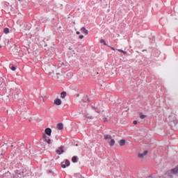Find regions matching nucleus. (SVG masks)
<instances>
[{
	"instance_id": "nucleus-4",
	"label": "nucleus",
	"mask_w": 178,
	"mask_h": 178,
	"mask_svg": "<svg viewBox=\"0 0 178 178\" xmlns=\"http://www.w3.org/2000/svg\"><path fill=\"white\" fill-rule=\"evenodd\" d=\"M54 105L56 106H60L62 105V100L59 98H56L54 100Z\"/></svg>"
},
{
	"instance_id": "nucleus-2",
	"label": "nucleus",
	"mask_w": 178,
	"mask_h": 178,
	"mask_svg": "<svg viewBox=\"0 0 178 178\" xmlns=\"http://www.w3.org/2000/svg\"><path fill=\"white\" fill-rule=\"evenodd\" d=\"M173 175H178V166L169 170L165 174V177L167 178H173Z\"/></svg>"
},
{
	"instance_id": "nucleus-7",
	"label": "nucleus",
	"mask_w": 178,
	"mask_h": 178,
	"mask_svg": "<svg viewBox=\"0 0 178 178\" xmlns=\"http://www.w3.org/2000/svg\"><path fill=\"white\" fill-rule=\"evenodd\" d=\"M90 73L91 76H96L97 74H99V73L97 72V70H95L94 68H92L90 70Z\"/></svg>"
},
{
	"instance_id": "nucleus-16",
	"label": "nucleus",
	"mask_w": 178,
	"mask_h": 178,
	"mask_svg": "<svg viewBox=\"0 0 178 178\" xmlns=\"http://www.w3.org/2000/svg\"><path fill=\"white\" fill-rule=\"evenodd\" d=\"M85 117L87 119H92V115H90V114H86Z\"/></svg>"
},
{
	"instance_id": "nucleus-5",
	"label": "nucleus",
	"mask_w": 178,
	"mask_h": 178,
	"mask_svg": "<svg viewBox=\"0 0 178 178\" xmlns=\"http://www.w3.org/2000/svg\"><path fill=\"white\" fill-rule=\"evenodd\" d=\"M148 154V151L147 150H145L144 152H139L138 154V156L139 158H144L145 156H147V154Z\"/></svg>"
},
{
	"instance_id": "nucleus-10",
	"label": "nucleus",
	"mask_w": 178,
	"mask_h": 178,
	"mask_svg": "<svg viewBox=\"0 0 178 178\" xmlns=\"http://www.w3.org/2000/svg\"><path fill=\"white\" fill-rule=\"evenodd\" d=\"M126 144V140L124 139H122L120 140V147H123Z\"/></svg>"
},
{
	"instance_id": "nucleus-22",
	"label": "nucleus",
	"mask_w": 178,
	"mask_h": 178,
	"mask_svg": "<svg viewBox=\"0 0 178 178\" xmlns=\"http://www.w3.org/2000/svg\"><path fill=\"white\" fill-rule=\"evenodd\" d=\"M60 74L57 73V74H56V76H55L56 79H59V76H60Z\"/></svg>"
},
{
	"instance_id": "nucleus-9",
	"label": "nucleus",
	"mask_w": 178,
	"mask_h": 178,
	"mask_svg": "<svg viewBox=\"0 0 178 178\" xmlns=\"http://www.w3.org/2000/svg\"><path fill=\"white\" fill-rule=\"evenodd\" d=\"M110 140L109 145L110 147H113V145H115V139L111 138Z\"/></svg>"
},
{
	"instance_id": "nucleus-19",
	"label": "nucleus",
	"mask_w": 178,
	"mask_h": 178,
	"mask_svg": "<svg viewBox=\"0 0 178 178\" xmlns=\"http://www.w3.org/2000/svg\"><path fill=\"white\" fill-rule=\"evenodd\" d=\"M100 42H101L102 44H104V45H106V42H105V40H104V39H102V40H100Z\"/></svg>"
},
{
	"instance_id": "nucleus-12",
	"label": "nucleus",
	"mask_w": 178,
	"mask_h": 178,
	"mask_svg": "<svg viewBox=\"0 0 178 178\" xmlns=\"http://www.w3.org/2000/svg\"><path fill=\"white\" fill-rule=\"evenodd\" d=\"M104 140H111L112 138V136L111 135H104Z\"/></svg>"
},
{
	"instance_id": "nucleus-8",
	"label": "nucleus",
	"mask_w": 178,
	"mask_h": 178,
	"mask_svg": "<svg viewBox=\"0 0 178 178\" xmlns=\"http://www.w3.org/2000/svg\"><path fill=\"white\" fill-rule=\"evenodd\" d=\"M58 130H63V124L59 123L57 124Z\"/></svg>"
},
{
	"instance_id": "nucleus-28",
	"label": "nucleus",
	"mask_w": 178,
	"mask_h": 178,
	"mask_svg": "<svg viewBox=\"0 0 178 178\" xmlns=\"http://www.w3.org/2000/svg\"><path fill=\"white\" fill-rule=\"evenodd\" d=\"M76 34H77V35L80 34V32L77 31V32H76Z\"/></svg>"
},
{
	"instance_id": "nucleus-1",
	"label": "nucleus",
	"mask_w": 178,
	"mask_h": 178,
	"mask_svg": "<svg viewBox=\"0 0 178 178\" xmlns=\"http://www.w3.org/2000/svg\"><path fill=\"white\" fill-rule=\"evenodd\" d=\"M51 134H52V129L47 128L42 135L43 140L48 144H51V139L49 138L51 137Z\"/></svg>"
},
{
	"instance_id": "nucleus-13",
	"label": "nucleus",
	"mask_w": 178,
	"mask_h": 178,
	"mask_svg": "<svg viewBox=\"0 0 178 178\" xmlns=\"http://www.w3.org/2000/svg\"><path fill=\"white\" fill-rule=\"evenodd\" d=\"M81 31H83V33H84L85 34H86V35H88V30L86 29V28L82 27V28L81 29Z\"/></svg>"
},
{
	"instance_id": "nucleus-20",
	"label": "nucleus",
	"mask_w": 178,
	"mask_h": 178,
	"mask_svg": "<svg viewBox=\"0 0 178 178\" xmlns=\"http://www.w3.org/2000/svg\"><path fill=\"white\" fill-rule=\"evenodd\" d=\"M40 99L41 102H45V99H44L43 97H40Z\"/></svg>"
},
{
	"instance_id": "nucleus-23",
	"label": "nucleus",
	"mask_w": 178,
	"mask_h": 178,
	"mask_svg": "<svg viewBox=\"0 0 178 178\" xmlns=\"http://www.w3.org/2000/svg\"><path fill=\"white\" fill-rule=\"evenodd\" d=\"M79 38L80 40H83V38H84V35H79Z\"/></svg>"
},
{
	"instance_id": "nucleus-24",
	"label": "nucleus",
	"mask_w": 178,
	"mask_h": 178,
	"mask_svg": "<svg viewBox=\"0 0 178 178\" xmlns=\"http://www.w3.org/2000/svg\"><path fill=\"white\" fill-rule=\"evenodd\" d=\"M104 122H108V119L106 118H104Z\"/></svg>"
},
{
	"instance_id": "nucleus-14",
	"label": "nucleus",
	"mask_w": 178,
	"mask_h": 178,
	"mask_svg": "<svg viewBox=\"0 0 178 178\" xmlns=\"http://www.w3.org/2000/svg\"><path fill=\"white\" fill-rule=\"evenodd\" d=\"M72 161L74 163H76L77 162V156H74L72 157Z\"/></svg>"
},
{
	"instance_id": "nucleus-21",
	"label": "nucleus",
	"mask_w": 178,
	"mask_h": 178,
	"mask_svg": "<svg viewBox=\"0 0 178 178\" xmlns=\"http://www.w3.org/2000/svg\"><path fill=\"white\" fill-rule=\"evenodd\" d=\"M11 70H13V72H15V70H16V67L12 66V67H11Z\"/></svg>"
},
{
	"instance_id": "nucleus-6",
	"label": "nucleus",
	"mask_w": 178,
	"mask_h": 178,
	"mask_svg": "<svg viewBox=\"0 0 178 178\" xmlns=\"http://www.w3.org/2000/svg\"><path fill=\"white\" fill-rule=\"evenodd\" d=\"M65 152V150L63 149V146H60L57 150L56 153L58 155H61V154H63Z\"/></svg>"
},
{
	"instance_id": "nucleus-17",
	"label": "nucleus",
	"mask_w": 178,
	"mask_h": 178,
	"mask_svg": "<svg viewBox=\"0 0 178 178\" xmlns=\"http://www.w3.org/2000/svg\"><path fill=\"white\" fill-rule=\"evenodd\" d=\"M140 119H145V118H147V115L140 113Z\"/></svg>"
},
{
	"instance_id": "nucleus-27",
	"label": "nucleus",
	"mask_w": 178,
	"mask_h": 178,
	"mask_svg": "<svg viewBox=\"0 0 178 178\" xmlns=\"http://www.w3.org/2000/svg\"><path fill=\"white\" fill-rule=\"evenodd\" d=\"M48 75H49V76H52V72H49V73H48Z\"/></svg>"
},
{
	"instance_id": "nucleus-15",
	"label": "nucleus",
	"mask_w": 178,
	"mask_h": 178,
	"mask_svg": "<svg viewBox=\"0 0 178 178\" xmlns=\"http://www.w3.org/2000/svg\"><path fill=\"white\" fill-rule=\"evenodd\" d=\"M3 33H4L5 34H9V29L5 28V29H3Z\"/></svg>"
},
{
	"instance_id": "nucleus-3",
	"label": "nucleus",
	"mask_w": 178,
	"mask_h": 178,
	"mask_svg": "<svg viewBox=\"0 0 178 178\" xmlns=\"http://www.w3.org/2000/svg\"><path fill=\"white\" fill-rule=\"evenodd\" d=\"M67 166H70V161L67 159L61 163V168H63V169H65Z\"/></svg>"
},
{
	"instance_id": "nucleus-18",
	"label": "nucleus",
	"mask_w": 178,
	"mask_h": 178,
	"mask_svg": "<svg viewBox=\"0 0 178 178\" xmlns=\"http://www.w3.org/2000/svg\"><path fill=\"white\" fill-rule=\"evenodd\" d=\"M118 51H119V52H122V54H124V55H126V54H127V51H124V50H122V49H118Z\"/></svg>"
},
{
	"instance_id": "nucleus-11",
	"label": "nucleus",
	"mask_w": 178,
	"mask_h": 178,
	"mask_svg": "<svg viewBox=\"0 0 178 178\" xmlns=\"http://www.w3.org/2000/svg\"><path fill=\"white\" fill-rule=\"evenodd\" d=\"M60 98H62V99H65V98H66V92H62L60 93Z\"/></svg>"
},
{
	"instance_id": "nucleus-26",
	"label": "nucleus",
	"mask_w": 178,
	"mask_h": 178,
	"mask_svg": "<svg viewBox=\"0 0 178 178\" xmlns=\"http://www.w3.org/2000/svg\"><path fill=\"white\" fill-rule=\"evenodd\" d=\"M110 48L112 49V51H115V47H110Z\"/></svg>"
},
{
	"instance_id": "nucleus-29",
	"label": "nucleus",
	"mask_w": 178,
	"mask_h": 178,
	"mask_svg": "<svg viewBox=\"0 0 178 178\" xmlns=\"http://www.w3.org/2000/svg\"><path fill=\"white\" fill-rule=\"evenodd\" d=\"M18 1H21V0H18Z\"/></svg>"
},
{
	"instance_id": "nucleus-25",
	"label": "nucleus",
	"mask_w": 178,
	"mask_h": 178,
	"mask_svg": "<svg viewBox=\"0 0 178 178\" xmlns=\"http://www.w3.org/2000/svg\"><path fill=\"white\" fill-rule=\"evenodd\" d=\"M138 122H137V121H134V124H138Z\"/></svg>"
}]
</instances>
